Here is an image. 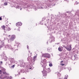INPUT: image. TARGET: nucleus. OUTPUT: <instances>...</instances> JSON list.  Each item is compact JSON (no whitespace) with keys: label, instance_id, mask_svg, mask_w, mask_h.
Masks as SVG:
<instances>
[{"label":"nucleus","instance_id":"nucleus-1","mask_svg":"<svg viewBox=\"0 0 79 79\" xmlns=\"http://www.w3.org/2000/svg\"><path fill=\"white\" fill-rule=\"evenodd\" d=\"M65 48L68 50V51H70V50H71V49H72L71 44L69 45V46H67L66 47H65Z\"/></svg>","mask_w":79,"mask_h":79},{"label":"nucleus","instance_id":"nucleus-2","mask_svg":"<svg viewBox=\"0 0 79 79\" xmlns=\"http://www.w3.org/2000/svg\"><path fill=\"white\" fill-rule=\"evenodd\" d=\"M5 69L4 68H3L2 70V71L3 75H5V76H7V75H9V73H6V72H5Z\"/></svg>","mask_w":79,"mask_h":79},{"label":"nucleus","instance_id":"nucleus-3","mask_svg":"<svg viewBox=\"0 0 79 79\" xmlns=\"http://www.w3.org/2000/svg\"><path fill=\"white\" fill-rule=\"evenodd\" d=\"M42 56L49 58L50 57V55L48 54H44L42 55Z\"/></svg>","mask_w":79,"mask_h":79},{"label":"nucleus","instance_id":"nucleus-4","mask_svg":"<svg viewBox=\"0 0 79 79\" xmlns=\"http://www.w3.org/2000/svg\"><path fill=\"white\" fill-rule=\"evenodd\" d=\"M8 47L9 48V49H10L11 50H13V48L11 45L10 44H8L7 45H6L5 46V48H7Z\"/></svg>","mask_w":79,"mask_h":79},{"label":"nucleus","instance_id":"nucleus-5","mask_svg":"<svg viewBox=\"0 0 79 79\" xmlns=\"http://www.w3.org/2000/svg\"><path fill=\"white\" fill-rule=\"evenodd\" d=\"M15 37H16L15 35H12V36L10 38V40H11V41H13V40H14V39L15 38Z\"/></svg>","mask_w":79,"mask_h":79},{"label":"nucleus","instance_id":"nucleus-6","mask_svg":"<svg viewBox=\"0 0 79 79\" xmlns=\"http://www.w3.org/2000/svg\"><path fill=\"white\" fill-rule=\"evenodd\" d=\"M22 24V23L21 22H18L17 23H16V26L18 27L19 26H21Z\"/></svg>","mask_w":79,"mask_h":79},{"label":"nucleus","instance_id":"nucleus-7","mask_svg":"<svg viewBox=\"0 0 79 79\" xmlns=\"http://www.w3.org/2000/svg\"><path fill=\"white\" fill-rule=\"evenodd\" d=\"M42 72L43 73V76H47V71H46L44 70V71H42Z\"/></svg>","mask_w":79,"mask_h":79},{"label":"nucleus","instance_id":"nucleus-8","mask_svg":"<svg viewBox=\"0 0 79 79\" xmlns=\"http://www.w3.org/2000/svg\"><path fill=\"white\" fill-rule=\"evenodd\" d=\"M63 48L61 47H60L58 48V50L59 51V52H62V51L63 50Z\"/></svg>","mask_w":79,"mask_h":79},{"label":"nucleus","instance_id":"nucleus-9","mask_svg":"<svg viewBox=\"0 0 79 79\" xmlns=\"http://www.w3.org/2000/svg\"><path fill=\"white\" fill-rule=\"evenodd\" d=\"M37 57V56H35L34 57L33 59L32 60V62H33V63H34V61L36 60V58Z\"/></svg>","mask_w":79,"mask_h":79},{"label":"nucleus","instance_id":"nucleus-10","mask_svg":"<svg viewBox=\"0 0 79 79\" xmlns=\"http://www.w3.org/2000/svg\"><path fill=\"white\" fill-rule=\"evenodd\" d=\"M9 61H10L11 62V63L13 62V61H14V59L13 58H11V57H10L9 58Z\"/></svg>","mask_w":79,"mask_h":79},{"label":"nucleus","instance_id":"nucleus-11","mask_svg":"<svg viewBox=\"0 0 79 79\" xmlns=\"http://www.w3.org/2000/svg\"><path fill=\"white\" fill-rule=\"evenodd\" d=\"M41 64L42 65V67H44V64H45V62L43 61V60L41 61Z\"/></svg>","mask_w":79,"mask_h":79},{"label":"nucleus","instance_id":"nucleus-12","mask_svg":"<svg viewBox=\"0 0 79 79\" xmlns=\"http://www.w3.org/2000/svg\"><path fill=\"white\" fill-rule=\"evenodd\" d=\"M6 77V76H5L4 77H2V75H0V79H5Z\"/></svg>","mask_w":79,"mask_h":79},{"label":"nucleus","instance_id":"nucleus-13","mask_svg":"<svg viewBox=\"0 0 79 79\" xmlns=\"http://www.w3.org/2000/svg\"><path fill=\"white\" fill-rule=\"evenodd\" d=\"M20 64L21 66H24V65H23V61H21L20 62Z\"/></svg>","mask_w":79,"mask_h":79},{"label":"nucleus","instance_id":"nucleus-14","mask_svg":"<svg viewBox=\"0 0 79 79\" xmlns=\"http://www.w3.org/2000/svg\"><path fill=\"white\" fill-rule=\"evenodd\" d=\"M4 46V43H2L1 45H0V49L2 48V47H3Z\"/></svg>","mask_w":79,"mask_h":79},{"label":"nucleus","instance_id":"nucleus-15","mask_svg":"<svg viewBox=\"0 0 79 79\" xmlns=\"http://www.w3.org/2000/svg\"><path fill=\"white\" fill-rule=\"evenodd\" d=\"M17 8H20V10H22V8L20 7V6H17Z\"/></svg>","mask_w":79,"mask_h":79},{"label":"nucleus","instance_id":"nucleus-16","mask_svg":"<svg viewBox=\"0 0 79 79\" xmlns=\"http://www.w3.org/2000/svg\"><path fill=\"white\" fill-rule=\"evenodd\" d=\"M10 27H7V30L6 31H10Z\"/></svg>","mask_w":79,"mask_h":79},{"label":"nucleus","instance_id":"nucleus-17","mask_svg":"<svg viewBox=\"0 0 79 79\" xmlns=\"http://www.w3.org/2000/svg\"><path fill=\"white\" fill-rule=\"evenodd\" d=\"M6 78L7 79H11V77H6Z\"/></svg>","mask_w":79,"mask_h":79},{"label":"nucleus","instance_id":"nucleus-18","mask_svg":"<svg viewBox=\"0 0 79 79\" xmlns=\"http://www.w3.org/2000/svg\"><path fill=\"white\" fill-rule=\"evenodd\" d=\"M2 27L4 30H5V25H3L2 26Z\"/></svg>","mask_w":79,"mask_h":79},{"label":"nucleus","instance_id":"nucleus-19","mask_svg":"<svg viewBox=\"0 0 79 79\" xmlns=\"http://www.w3.org/2000/svg\"><path fill=\"white\" fill-rule=\"evenodd\" d=\"M8 5V3H7V2H4V5L5 6H6Z\"/></svg>","mask_w":79,"mask_h":79},{"label":"nucleus","instance_id":"nucleus-20","mask_svg":"<svg viewBox=\"0 0 79 79\" xmlns=\"http://www.w3.org/2000/svg\"><path fill=\"white\" fill-rule=\"evenodd\" d=\"M65 76V77L64 78V79H67V78H68V75H66Z\"/></svg>","mask_w":79,"mask_h":79},{"label":"nucleus","instance_id":"nucleus-21","mask_svg":"<svg viewBox=\"0 0 79 79\" xmlns=\"http://www.w3.org/2000/svg\"><path fill=\"white\" fill-rule=\"evenodd\" d=\"M52 66H53L52 64L50 63L49 64V66H50V67H52Z\"/></svg>","mask_w":79,"mask_h":79},{"label":"nucleus","instance_id":"nucleus-22","mask_svg":"<svg viewBox=\"0 0 79 79\" xmlns=\"http://www.w3.org/2000/svg\"><path fill=\"white\" fill-rule=\"evenodd\" d=\"M47 71L48 72H50L51 71H50V69H47Z\"/></svg>","mask_w":79,"mask_h":79},{"label":"nucleus","instance_id":"nucleus-23","mask_svg":"<svg viewBox=\"0 0 79 79\" xmlns=\"http://www.w3.org/2000/svg\"><path fill=\"white\" fill-rule=\"evenodd\" d=\"M77 15L79 16V10L77 11Z\"/></svg>","mask_w":79,"mask_h":79},{"label":"nucleus","instance_id":"nucleus-24","mask_svg":"<svg viewBox=\"0 0 79 79\" xmlns=\"http://www.w3.org/2000/svg\"><path fill=\"white\" fill-rule=\"evenodd\" d=\"M11 67L12 68H14L15 67V65H13L11 66Z\"/></svg>","mask_w":79,"mask_h":79},{"label":"nucleus","instance_id":"nucleus-25","mask_svg":"<svg viewBox=\"0 0 79 79\" xmlns=\"http://www.w3.org/2000/svg\"><path fill=\"white\" fill-rule=\"evenodd\" d=\"M75 4H76V5H77V4H78V3H77V2H76Z\"/></svg>","mask_w":79,"mask_h":79},{"label":"nucleus","instance_id":"nucleus-26","mask_svg":"<svg viewBox=\"0 0 79 79\" xmlns=\"http://www.w3.org/2000/svg\"><path fill=\"white\" fill-rule=\"evenodd\" d=\"M2 19L1 17H0V21H1V20H2Z\"/></svg>","mask_w":79,"mask_h":79},{"label":"nucleus","instance_id":"nucleus-27","mask_svg":"<svg viewBox=\"0 0 79 79\" xmlns=\"http://www.w3.org/2000/svg\"><path fill=\"white\" fill-rule=\"evenodd\" d=\"M27 48H28V49H29V46L28 45L27 46Z\"/></svg>","mask_w":79,"mask_h":79},{"label":"nucleus","instance_id":"nucleus-28","mask_svg":"<svg viewBox=\"0 0 79 79\" xmlns=\"http://www.w3.org/2000/svg\"><path fill=\"white\" fill-rule=\"evenodd\" d=\"M0 64H2V61H1L0 62Z\"/></svg>","mask_w":79,"mask_h":79},{"label":"nucleus","instance_id":"nucleus-29","mask_svg":"<svg viewBox=\"0 0 79 79\" xmlns=\"http://www.w3.org/2000/svg\"><path fill=\"white\" fill-rule=\"evenodd\" d=\"M1 73H2V71L0 70V74H1Z\"/></svg>","mask_w":79,"mask_h":79},{"label":"nucleus","instance_id":"nucleus-30","mask_svg":"<svg viewBox=\"0 0 79 79\" xmlns=\"http://www.w3.org/2000/svg\"><path fill=\"white\" fill-rule=\"evenodd\" d=\"M61 65L62 66H64V64H61Z\"/></svg>","mask_w":79,"mask_h":79},{"label":"nucleus","instance_id":"nucleus-31","mask_svg":"<svg viewBox=\"0 0 79 79\" xmlns=\"http://www.w3.org/2000/svg\"><path fill=\"white\" fill-rule=\"evenodd\" d=\"M18 31H19V29H18Z\"/></svg>","mask_w":79,"mask_h":79},{"label":"nucleus","instance_id":"nucleus-32","mask_svg":"<svg viewBox=\"0 0 79 79\" xmlns=\"http://www.w3.org/2000/svg\"><path fill=\"white\" fill-rule=\"evenodd\" d=\"M51 41L50 42H52V40H51Z\"/></svg>","mask_w":79,"mask_h":79},{"label":"nucleus","instance_id":"nucleus-33","mask_svg":"<svg viewBox=\"0 0 79 79\" xmlns=\"http://www.w3.org/2000/svg\"><path fill=\"white\" fill-rule=\"evenodd\" d=\"M19 29H20V27H19Z\"/></svg>","mask_w":79,"mask_h":79},{"label":"nucleus","instance_id":"nucleus-34","mask_svg":"<svg viewBox=\"0 0 79 79\" xmlns=\"http://www.w3.org/2000/svg\"><path fill=\"white\" fill-rule=\"evenodd\" d=\"M29 69H31V68H30Z\"/></svg>","mask_w":79,"mask_h":79},{"label":"nucleus","instance_id":"nucleus-35","mask_svg":"<svg viewBox=\"0 0 79 79\" xmlns=\"http://www.w3.org/2000/svg\"><path fill=\"white\" fill-rule=\"evenodd\" d=\"M10 35H9V37H10Z\"/></svg>","mask_w":79,"mask_h":79},{"label":"nucleus","instance_id":"nucleus-36","mask_svg":"<svg viewBox=\"0 0 79 79\" xmlns=\"http://www.w3.org/2000/svg\"><path fill=\"white\" fill-rule=\"evenodd\" d=\"M20 73L19 72V74H20Z\"/></svg>","mask_w":79,"mask_h":79},{"label":"nucleus","instance_id":"nucleus-37","mask_svg":"<svg viewBox=\"0 0 79 79\" xmlns=\"http://www.w3.org/2000/svg\"><path fill=\"white\" fill-rule=\"evenodd\" d=\"M53 41H55V40H53Z\"/></svg>","mask_w":79,"mask_h":79},{"label":"nucleus","instance_id":"nucleus-38","mask_svg":"<svg viewBox=\"0 0 79 79\" xmlns=\"http://www.w3.org/2000/svg\"><path fill=\"white\" fill-rule=\"evenodd\" d=\"M4 32H6L5 31Z\"/></svg>","mask_w":79,"mask_h":79}]
</instances>
